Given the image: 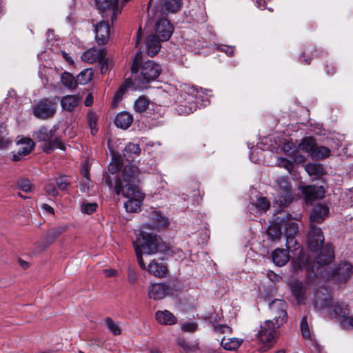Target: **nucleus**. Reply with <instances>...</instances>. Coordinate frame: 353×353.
<instances>
[{
    "label": "nucleus",
    "instance_id": "nucleus-3",
    "mask_svg": "<svg viewBox=\"0 0 353 353\" xmlns=\"http://www.w3.org/2000/svg\"><path fill=\"white\" fill-rule=\"evenodd\" d=\"M271 308L277 309L274 316L275 323L271 320H266L263 325H261V330L257 334L258 340L263 343L264 350H267L273 346L276 336V327L279 328L286 323L288 313L286 311L287 304L283 300H276L270 304Z\"/></svg>",
    "mask_w": 353,
    "mask_h": 353
},
{
    "label": "nucleus",
    "instance_id": "nucleus-34",
    "mask_svg": "<svg viewBox=\"0 0 353 353\" xmlns=\"http://www.w3.org/2000/svg\"><path fill=\"white\" fill-rule=\"evenodd\" d=\"M181 4V0H165L161 9L164 13H176L180 10Z\"/></svg>",
    "mask_w": 353,
    "mask_h": 353
},
{
    "label": "nucleus",
    "instance_id": "nucleus-15",
    "mask_svg": "<svg viewBox=\"0 0 353 353\" xmlns=\"http://www.w3.org/2000/svg\"><path fill=\"white\" fill-rule=\"evenodd\" d=\"M95 39L98 45L103 46L107 43L110 37V26L108 21L99 22L94 28Z\"/></svg>",
    "mask_w": 353,
    "mask_h": 353
},
{
    "label": "nucleus",
    "instance_id": "nucleus-40",
    "mask_svg": "<svg viewBox=\"0 0 353 353\" xmlns=\"http://www.w3.org/2000/svg\"><path fill=\"white\" fill-rule=\"evenodd\" d=\"M330 154V150L329 148L323 145H321L319 147H317V145H316L312 158L316 159H324L328 157Z\"/></svg>",
    "mask_w": 353,
    "mask_h": 353
},
{
    "label": "nucleus",
    "instance_id": "nucleus-27",
    "mask_svg": "<svg viewBox=\"0 0 353 353\" xmlns=\"http://www.w3.org/2000/svg\"><path fill=\"white\" fill-rule=\"evenodd\" d=\"M67 227L59 226L50 229L46 234V236L42 239V243L45 245V247H48L52 244L57 238H58L61 234L66 231Z\"/></svg>",
    "mask_w": 353,
    "mask_h": 353
},
{
    "label": "nucleus",
    "instance_id": "nucleus-55",
    "mask_svg": "<svg viewBox=\"0 0 353 353\" xmlns=\"http://www.w3.org/2000/svg\"><path fill=\"white\" fill-rule=\"evenodd\" d=\"M325 72L327 75L332 76L336 72V67L334 63L331 61L327 60L324 65Z\"/></svg>",
    "mask_w": 353,
    "mask_h": 353
},
{
    "label": "nucleus",
    "instance_id": "nucleus-5",
    "mask_svg": "<svg viewBox=\"0 0 353 353\" xmlns=\"http://www.w3.org/2000/svg\"><path fill=\"white\" fill-rule=\"evenodd\" d=\"M161 66L154 61L148 60L143 63L137 74H132L137 87L146 88L148 85L155 81L161 72Z\"/></svg>",
    "mask_w": 353,
    "mask_h": 353
},
{
    "label": "nucleus",
    "instance_id": "nucleus-2",
    "mask_svg": "<svg viewBox=\"0 0 353 353\" xmlns=\"http://www.w3.org/2000/svg\"><path fill=\"white\" fill-rule=\"evenodd\" d=\"M306 245L311 252H319L314 258V263L319 266H326L334 261V248L330 243H325V237L321 227L308 228Z\"/></svg>",
    "mask_w": 353,
    "mask_h": 353
},
{
    "label": "nucleus",
    "instance_id": "nucleus-33",
    "mask_svg": "<svg viewBox=\"0 0 353 353\" xmlns=\"http://www.w3.org/2000/svg\"><path fill=\"white\" fill-rule=\"evenodd\" d=\"M243 339L239 338H229L225 339L223 337L221 341V346L228 351H236L242 345Z\"/></svg>",
    "mask_w": 353,
    "mask_h": 353
},
{
    "label": "nucleus",
    "instance_id": "nucleus-11",
    "mask_svg": "<svg viewBox=\"0 0 353 353\" xmlns=\"http://www.w3.org/2000/svg\"><path fill=\"white\" fill-rule=\"evenodd\" d=\"M174 32V26L167 19H159L155 24V34L161 40L167 41L172 37Z\"/></svg>",
    "mask_w": 353,
    "mask_h": 353
},
{
    "label": "nucleus",
    "instance_id": "nucleus-1",
    "mask_svg": "<svg viewBox=\"0 0 353 353\" xmlns=\"http://www.w3.org/2000/svg\"><path fill=\"white\" fill-rule=\"evenodd\" d=\"M130 170L127 168L124 173L123 183L118 181L114 187V195L120 196L128 199L125 202L124 207L128 212H137L141 211L145 194L140 188V179L137 176L136 169Z\"/></svg>",
    "mask_w": 353,
    "mask_h": 353
},
{
    "label": "nucleus",
    "instance_id": "nucleus-31",
    "mask_svg": "<svg viewBox=\"0 0 353 353\" xmlns=\"http://www.w3.org/2000/svg\"><path fill=\"white\" fill-rule=\"evenodd\" d=\"M316 145V141L314 137H305L299 144L298 149L307 152L312 157Z\"/></svg>",
    "mask_w": 353,
    "mask_h": 353
},
{
    "label": "nucleus",
    "instance_id": "nucleus-14",
    "mask_svg": "<svg viewBox=\"0 0 353 353\" xmlns=\"http://www.w3.org/2000/svg\"><path fill=\"white\" fill-rule=\"evenodd\" d=\"M290 292L298 303H301L306 299V288L303 281L294 279L288 283Z\"/></svg>",
    "mask_w": 353,
    "mask_h": 353
},
{
    "label": "nucleus",
    "instance_id": "nucleus-50",
    "mask_svg": "<svg viewBox=\"0 0 353 353\" xmlns=\"http://www.w3.org/2000/svg\"><path fill=\"white\" fill-rule=\"evenodd\" d=\"M17 185L19 190L26 192H31L33 188V185L31 183L30 181L27 179L19 180L17 182Z\"/></svg>",
    "mask_w": 353,
    "mask_h": 353
},
{
    "label": "nucleus",
    "instance_id": "nucleus-9",
    "mask_svg": "<svg viewBox=\"0 0 353 353\" xmlns=\"http://www.w3.org/2000/svg\"><path fill=\"white\" fill-rule=\"evenodd\" d=\"M277 182L280 188L275 197V202L280 207H286L293 200L292 188L288 180L284 178L278 179Z\"/></svg>",
    "mask_w": 353,
    "mask_h": 353
},
{
    "label": "nucleus",
    "instance_id": "nucleus-19",
    "mask_svg": "<svg viewBox=\"0 0 353 353\" xmlns=\"http://www.w3.org/2000/svg\"><path fill=\"white\" fill-rule=\"evenodd\" d=\"M283 219L276 216L274 223L270 225L266 230V234L272 241L280 239L282 236V227Z\"/></svg>",
    "mask_w": 353,
    "mask_h": 353
},
{
    "label": "nucleus",
    "instance_id": "nucleus-58",
    "mask_svg": "<svg viewBox=\"0 0 353 353\" xmlns=\"http://www.w3.org/2000/svg\"><path fill=\"white\" fill-rule=\"evenodd\" d=\"M279 163H282V166L285 168L288 171L291 172L294 168L293 163L285 158H279Z\"/></svg>",
    "mask_w": 353,
    "mask_h": 353
},
{
    "label": "nucleus",
    "instance_id": "nucleus-62",
    "mask_svg": "<svg viewBox=\"0 0 353 353\" xmlns=\"http://www.w3.org/2000/svg\"><path fill=\"white\" fill-rule=\"evenodd\" d=\"M128 280L131 284H135L137 281V274L130 268H128Z\"/></svg>",
    "mask_w": 353,
    "mask_h": 353
},
{
    "label": "nucleus",
    "instance_id": "nucleus-59",
    "mask_svg": "<svg viewBox=\"0 0 353 353\" xmlns=\"http://www.w3.org/2000/svg\"><path fill=\"white\" fill-rule=\"evenodd\" d=\"M177 344L180 347L186 352H190L192 350V346L188 342L183 339H180L177 341Z\"/></svg>",
    "mask_w": 353,
    "mask_h": 353
},
{
    "label": "nucleus",
    "instance_id": "nucleus-61",
    "mask_svg": "<svg viewBox=\"0 0 353 353\" xmlns=\"http://www.w3.org/2000/svg\"><path fill=\"white\" fill-rule=\"evenodd\" d=\"M299 150H297V152H295L294 154H292L291 157L293 158L294 161L297 164H301L305 163L306 159L304 155L299 153Z\"/></svg>",
    "mask_w": 353,
    "mask_h": 353
},
{
    "label": "nucleus",
    "instance_id": "nucleus-63",
    "mask_svg": "<svg viewBox=\"0 0 353 353\" xmlns=\"http://www.w3.org/2000/svg\"><path fill=\"white\" fill-rule=\"evenodd\" d=\"M176 110L180 114H189L193 112L192 108L191 107L183 105H179Z\"/></svg>",
    "mask_w": 353,
    "mask_h": 353
},
{
    "label": "nucleus",
    "instance_id": "nucleus-57",
    "mask_svg": "<svg viewBox=\"0 0 353 353\" xmlns=\"http://www.w3.org/2000/svg\"><path fill=\"white\" fill-rule=\"evenodd\" d=\"M321 305L323 308H331V307H333L334 304V301H333L332 297L331 296H330V295H328L326 297H325L321 301Z\"/></svg>",
    "mask_w": 353,
    "mask_h": 353
},
{
    "label": "nucleus",
    "instance_id": "nucleus-10",
    "mask_svg": "<svg viewBox=\"0 0 353 353\" xmlns=\"http://www.w3.org/2000/svg\"><path fill=\"white\" fill-rule=\"evenodd\" d=\"M329 207L325 203H319L315 205L310 214L309 227H319L317 225L322 223L328 216Z\"/></svg>",
    "mask_w": 353,
    "mask_h": 353
},
{
    "label": "nucleus",
    "instance_id": "nucleus-23",
    "mask_svg": "<svg viewBox=\"0 0 353 353\" xmlns=\"http://www.w3.org/2000/svg\"><path fill=\"white\" fill-rule=\"evenodd\" d=\"M157 321L161 325H172L176 323V317L168 310H158L155 313Z\"/></svg>",
    "mask_w": 353,
    "mask_h": 353
},
{
    "label": "nucleus",
    "instance_id": "nucleus-43",
    "mask_svg": "<svg viewBox=\"0 0 353 353\" xmlns=\"http://www.w3.org/2000/svg\"><path fill=\"white\" fill-rule=\"evenodd\" d=\"M98 117L96 113L90 112L87 115V122L90 128L91 134L95 135L98 132L97 128Z\"/></svg>",
    "mask_w": 353,
    "mask_h": 353
},
{
    "label": "nucleus",
    "instance_id": "nucleus-46",
    "mask_svg": "<svg viewBox=\"0 0 353 353\" xmlns=\"http://www.w3.org/2000/svg\"><path fill=\"white\" fill-rule=\"evenodd\" d=\"M105 324L110 332H111L114 336L121 334V330L119 326L114 322L110 317H106L105 319Z\"/></svg>",
    "mask_w": 353,
    "mask_h": 353
},
{
    "label": "nucleus",
    "instance_id": "nucleus-13",
    "mask_svg": "<svg viewBox=\"0 0 353 353\" xmlns=\"http://www.w3.org/2000/svg\"><path fill=\"white\" fill-rule=\"evenodd\" d=\"M122 6H123L130 0H121ZM119 0H95V5L97 8L100 10L101 13L105 11L112 10V19L117 17L119 12Z\"/></svg>",
    "mask_w": 353,
    "mask_h": 353
},
{
    "label": "nucleus",
    "instance_id": "nucleus-8",
    "mask_svg": "<svg viewBox=\"0 0 353 353\" xmlns=\"http://www.w3.org/2000/svg\"><path fill=\"white\" fill-rule=\"evenodd\" d=\"M353 274V265L347 262L338 264L328 274V278L339 284L345 283Z\"/></svg>",
    "mask_w": 353,
    "mask_h": 353
},
{
    "label": "nucleus",
    "instance_id": "nucleus-25",
    "mask_svg": "<svg viewBox=\"0 0 353 353\" xmlns=\"http://www.w3.org/2000/svg\"><path fill=\"white\" fill-rule=\"evenodd\" d=\"M123 153L126 161L133 162L139 156L141 148L137 143H129L124 148Z\"/></svg>",
    "mask_w": 353,
    "mask_h": 353
},
{
    "label": "nucleus",
    "instance_id": "nucleus-16",
    "mask_svg": "<svg viewBox=\"0 0 353 353\" xmlns=\"http://www.w3.org/2000/svg\"><path fill=\"white\" fill-rule=\"evenodd\" d=\"M137 88L135 80L134 81L132 78H127L125 79L123 83L119 86L117 92H115L112 106L115 108L117 106L119 103L122 100L124 94L130 89L134 90Z\"/></svg>",
    "mask_w": 353,
    "mask_h": 353
},
{
    "label": "nucleus",
    "instance_id": "nucleus-37",
    "mask_svg": "<svg viewBox=\"0 0 353 353\" xmlns=\"http://www.w3.org/2000/svg\"><path fill=\"white\" fill-rule=\"evenodd\" d=\"M305 170L309 175H315L318 177L321 176L324 173L323 167L320 163H308L306 164Z\"/></svg>",
    "mask_w": 353,
    "mask_h": 353
},
{
    "label": "nucleus",
    "instance_id": "nucleus-24",
    "mask_svg": "<svg viewBox=\"0 0 353 353\" xmlns=\"http://www.w3.org/2000/svg\"><path fill=\"white\" fill-rule=\"evenodd\" d=\"M161 40L154 34H150L146 39L147 54L153 57L161 49Z\"/></svg>",
    "mask_w": 353,
    "mask_h": 353
},
{
    "label": "nucleus",
    "instance_id": "nucleus-4",
    "mask_svg": "<svg viewBox=\"0 0 353 353\" xmlns=\"http://www.w3.org/2000/svg\"><path fill=\"white\" fill-rule=\"evenodd\" d=\"M137 262L139 267L145 270L146 266L143 259V254L150 255L161 252L165 248V243L161 238L154 233L141 232L136 241H133Z\"/></svg>",
    "mask_w": 353,
    "mask_h": 353
},
{
    "label": "nucleus",
    "instance_id": "nucleus-36",
    "mask_svg": "<svg viewBox=\"0 0 353 353\" xmlns=\"http://www.w3.org/2000/svg\"><path fill=\"white\" fill-rule=\"evenodd\" d=\"M61 81L64 87L70 90H74L78 85L77 78L75 79L71 73L67 71L62 73Z\"/></svg>",
    "mask_w": 353,
    "mask_h": 353
},
{
    "label": "nucleus",
    "instance_id": "nucleus-32",
    "mask_svg": "<svg viewBox=\"0 0 353 353\" xmlns=\"http://www.w3.org/2000/svg\"><path fill=\"white\" fill-rule=\"evenodd\" d=\"M291 214L285 213L284 216H281L283 219V225H284V235L285 236H295L299 232V225L296 222L290 221L291 219Z\"/></svg>",
    "mask_w": 353,
    "mask_h": 353
},
{
    "label": "nucleus",
    "instance_id": "nucleus-26",
    "mask_svg": "<svg viewBox=\"0 0 353 353\" xmlns=\"http://www.w3.org/2000/svg\"><path fill=\"white\" fill-rule=\"evenodd\" d=\"M81 99L78 95L64 96L60 101L61 106L65 111L72 112L78 106Z\"/></svg>",
    "mask_w": 353,
    "mask_h": 353
},
{
    "label": "nucleus",
    "instance_id": "nucleus-6",
    "mask_svg": "<svg viewBox=\"0 0 353 353\" xmlns=\"http://www.w3.org/2000/svg\"><path fill=\"white\" fill-rule=\"evenodd\" d=\"M59 98L58 96L44 97L35 102L32 107V114L40 120L52 119L56 114Z\"/></svg>",
    "mask_w": 353,
    "mask_h": 353
},
{
    "label": "nucleus",
    "instance_id": "nucleus-38",
    "mask_svg": "<svg viewBox=\"0 0 353 353\" xmlns=\"http://www.w3.org/2000/svg\"><path fill=\"white\" fill-rule=\"evenodd\" d=\"M150 100L145 96H140L134 103V109L137 112L143 113L146 111Z\"/></svg>",
    "mask_w": 353,
    "mask_h": 353
},
{
    "label": "nucleus",
    "instance_id": "nucleus-12",
    "mask_svg": "<svg viewBox=\"0 0 353 353\" xmlns=\"http://www.w3.org/2000/svg\"><path fill=\"white\" fill-rule=\"evenodd\" d=\"M148 295L150 299L154 300H160L166 295H173V289L168 284L164 283H159L152 284L148 290Z\"/></svg>",
    "mask_w": 353,
    "mask_h": 353
},
{
    "label": "nucleus",
    "instance_id": "nucleus-35",
    "mask_svg": "<svg viewBox=\"0 0 353 353\" xmlns=\"http://www.w3.org/2000/svg\"><path fill=\"white\" fill-rule=\"evenodd\" d=\"M333 312L335 316L342 319L341 322L347 319L350 312L349 307L343 302H337L333 307Z\"/></svg>",
    "mask_w": 353,
    "mask_h": 353
},
{
    "label": "nucleus",
    "instance_id": "nucleus-47",
    "mask_svg": "<svg viewBox=\"0 0 353 353\" xmlns=\"http://www.w3.org/2000/svg\"><path fill=\"white\" fill-rule=\"evenodd\" d=\"M300 329L301 332V334L303 339L306 340H309L311 339V334L309 329V325L307 321V317L304 316L300 323Z\"/></svg>",
    "mask_w": 353,
    "mask_h": 353
},
{
    "label": "nucleus",
    "instance_id": "nucleus-64",
    "mask_svg": "<svg viewBox=\"0 0 353 353\" xmlns=\"http://www.w3.org/2000/svg\"><path fill=\"white\" fill-rule=\"evenodd\" d=\"M311 59H312V57H310V56L307 57L305 52H304L301 53V55L299 56V61L301 63L309 65V64H310Z\"/></svg>",
    "mask_w": 353,
    "mask_h": 353
},
{
    "label": "nucleus",
    "instance_id": "nucleus-56",
    "mask_svg": "<svg viewBox=\"0 0 353 353\" xmlns=\"http://www.w3.org/2000/svg\"><path fill=\"white\" fill-rule=\"evenodd\" d=\"M45 191L48 195L53 197H57L59 194L57 189L54 185L52 183H48L45 186Z\"/></svg>",
    "mask_w": 353,
    "mask_h": 353
},
{
    "label": "nucleus",
    "instance_id": "nucleus-17",
    "mask_svg": "<svg viewBox=\"0 0 353 353\" xmlns=\"http://www.w3.org/2000/svg\"><path fill=\"white\" fill-rule=\"evenodd\" d=\"M302 192L307 202H312L321 199L323 197L325 194L324 188L322 186H316L314 185L304 187Z\"/></svg>",
    "mask_w": 353,
    "mask_h": 353
},
{
    "label": "nucleus",
    "instance_id": "nucleus-51",
    "mask_svg": "<svg viewBox=\"0 0 353 353\" xmlns=\"http://www.w3.org/2000/svg\"><path fill=\"white\" fill-rule=\"evenodd\" d=\"M98 204L97 203H87L81 205V211L86 214H91L97 210Z\"/></svg>",
    "mask_w": 353,
    "mask_h": 353
},
{
    "label": "nucleus",
    "instance_id": "nucleus-21",
    "mask_svg": "<svg viewBox=\"0 0 353 353\" xmlns=\"http://www.w3.org/2000/svg\"><path fill=\"white\" fill-rule=\"evenodd\" d=\"M133 121L132 114L128 112L123 111L116 115L114 123L117 128L126 130L131 125Z\"/></svg>",
    "mask_w": 353,
    "mask_h": 353
},
{
    "label": "nucleus",
    "instance_id": "nucleus-18",
    "mask_svg": "<svg viewBox=\"0 0 353 353\" xmlns=\"http://www.w3.org/2000/svg\"><path fill=\"white\" fill-rule=\"evenodd\" d=\"M295 265H297L300 270H305L309 277H317V274L315 271V265L309 257L299 256L295 261Z\"/></svg>",
    "mask_w": 353,
    "mask_h": 353
},
{
    "label": "nucleus",
    "instance_id": "nucleus-41",
    "mask_svg": "<svg viewBox=\"0 0 353 353\" xmlns=\"http://www.w3.org/2000/svg\"><path fill=\"white\" fill-rule=\"evenodd\" d=\"M58 188L61 191H65L71 185L72 181L70 176L61 175L55 179Z\"/></svg>",
    "mask_w": 353,
    "mask_h": 353
},
{
    "label": "nucleus",
    "instance_id": "nucleus-48",
    "mask_svg": "<svg viewBox=\"0 0 353 353\" xmlns=\"http://www.w3.org/2000/svg\"><path fill=\"white\" fill-rule=\"evenodd\" d=\"M255 205L259 210L266 212L270 208V202L266 197L260 196L257 199Z\"/></svg>",
    "mask_w": 353,
    "mask_h": 353
},
{
    "label": "nucleus",
    "instance_id": "nucleus-52",
    "mask_svg": "<svg viewBox=\"0 0 353 353\" xmlns=\"http://www.w3.org/2000/svg\"><path fill=\"white\" fill-rule=\"evenodd\" d=\"M297 150L298 148L292 142H288L284 144L283 151L288 156L291 157L292 154H294Z\"/></svg>",
    "mask_w": 353,
    "mask_h": 353
},
{
    "label": "nucleus",
    "instance_id": "nucleus-20",
    "mask_svg": "<svg viewBox=\"0 0 353 353\" xmlns=\"http://www.w3.org/2000/svg\"><path fill=\"white\" fill-rule=\"evenodd\" d=\"M55 132L56 130H49L47 126L43 125L33 132L32 137L37 142H42L43 144H46L51 138L54 137Z\"/></svg>",
    "mask_w": 353,
    "mask_h": 353
},
{
    "label": "nucleus",
    "instance_id": "nucleus-29",
    "mask_svg": "<svg viewBox=\"0 0 353 353\" xmlns=\"http://www.w3.org/2000/svg\"><path fill=\"white\" fill-rule=\"evenodd\" d=\"M273 263L279 267L285 265L290 259L288 252L285 249L277 248L272 253Z\"/></svg>",
    "mask_w": 353,
    "mask_h": 353
},
{
    "label": "nucleus",
    "instance_id": "nucleus-49",
    "mask_svg": "<svg viewBox=\"0 0 353 353\" xmlns=\"http://www.w3.org/2000/svg\"><path fill=\"white\" fill-rule=\"evenodd\" d=\"M287 252L296 250L299 245L295 239V236H285Z\"/></svg>",
    "mask_w": 353,
    "mask_h": 353
},
{
    "label": "nucleus",
    "instance_id": "nucleus-30",
    "mask_svg": "<svg viewBox=\"0 0 353 353\" xmlns=\"http://www.w3.org/2000/svg\"><path fill=\"white\" fill-rule=\"evenodd\" d=\"M148 272L159 278L165 276L168 272V268L162 263H158L154 261H151L145 268Z\"/></svg>",
    "mask_w": 353,
    "mask_h": 353
},
{
    "label": "nucleus",
    "instance_id": "nucleus-45",
    "mask_svg": "<svg viewBox=\"0 0 353 353\" xmlns=\"http://www.w3.org/2000/svg\"><path fill=\"white\" fill-rule=\"evenodd\" d=\"M154 223L158 228H165L170 225L169 219L163 216L160 212L154 213Z\"/></svg>",
    "mask_w": 353,
    "mask_h": 353
},
{
    "label": "nucleus",
    "instance_id": "nucleus-39",
    "mask_svg": "<svg viewBox=\"0 0 353 353\" xmlns=\"http://www.w3.org/2000/svg\"><path fill=\"white\" fill-rule=\"evenodd\" d=\"M93 78V72L91 69H85L81 71L77 76V83L85 85L90 82Z\"/></svg>",
    "mask_w": 353,
    "mask_h": 353
},
{
    "label": "nucleus",
    "instance_id": "nucleus-28",
    "mask_svg": "<svg viewBox=\"0 0 353 353\" xmlns=\"http://www.w3.org/2000/svg\"><path fill=\"white\" fill-rule=\"evenodd\" d=\"M57 148L65 151L66 150V144L62 141L60 137L54 136L50 139L48 143L43 144L42 150L46 154H50Z\"/></svg>",
    "mask_w": 353,
    "mask_h": 353
},
{
    "label": "nucleus",
    "instance_id": "nucleus-60",
    "mask_svg": "<svg viewBox=\"0 0 353 353\" xmlns=\"http://www.w3.org/2000/svg\"><path fill=\"white\" fill-rule=\"evenodd\" d=\"M34 149V147L32 145L31 146L30 145H25L21 146L18 149V154L21 156H26L28 155Z\"/></svg>",
    "mask_w": 353,
    "mask_h": 353
},
{
    "label": "nucleus",
    "instance_id": "nucleus-42",
    "mask_svg": "<svg viewBox=\"0 0 353 353\" xmlns=\"http://www.w3.org/2000/svg\"><path fill=\"white\" fill-rule=\"evenodd\" d=\"M161 253L169 256H176L179 258H183L184 256V254L181 249L176 248L174 246H169L166 243L165 249H163Z\"/></svg>",
    "mask_w": 353,
    "mask_h": 353
},
{
    "label": "nucleus",
    "instance_id": "nucleus-53",
    "mask_svg": "<svg viewBox=\"0 0 353 353\" xmlns=\"http://www.w3.org/2000/svg\"><path fill=\"white\" fill-rule=\"evenodd\" d=\"M198 325L195 322H185L181 325V329L188 332H194L197 330Z\"/></svg>",
    "mask_w": 353,
    "mask_h": 353
},
{
    "label": "nucleus",
    "instance_id": "nucleus-44",
    "mask_svg": "<svg viewBox=\"0 0 353 353\" xmlns=\"http://www.w3.org/2000/svg\"><path fill=\"white\" fill-rule=\"evenodd\" d=\"M143 59V55L141 52H137L132 59V63L130 66V70L132 74H137L139 68H141Z\"/></svg>",
    "mask_w": 353,
    "mask_h": 353
},
{
    "label": "nucleus",
    "instance_id": "nucleus-54",
    "mask_svg": "<svg viewBox=\"0 0 353 353\" xmlns=\"http://www.w3.org/2000/svg\"><path fill=\"white\" fill-rule=\"evenodd\" d=\"M216 50L225 52L228 56L232 57L234 56V47L227 45H218Z\"/></svg>",
    "mask_w": 353,
    "mask_h": 353
},
{
    "label": "nucleus",
    "instance_id": "nucleus-7",
    "mask_svg": "<svg viewBox=\"0 0 353 353\" xmlns=\"http://www.w3.org/2000/svg\"><path fill=\"white\" fill-rule=\"evenodd\" d=\"M127 168H130V170H133L132 168L136 169L137 176L139 177V168L132 164L126 165L124 166L122 171L120 172L121 168L114 166V164L111 163L108 168V171L103 174V182H104L110 189L112 190L113 193L114 192V187L117 182L120 181L121 183H123L125 177L124 173Z\"/></svg>",
    "mask_w": 353,
    "mask_h": 353
},
{
    "label": "nucleus",
    "instance_id": "nucleus-22",
    "mask_svg": "<svg viewBox=\"0 0 353 353\" xmlns=\"http://www.w3.org/2000/svg\"><path fill=\"white\" fill-rule=\"evenodd\" d=\"M106 50L105 49L101 50H87L83 54V59L85 61L92 63L97 61H99L100 63L106 61Z\"/></svg>",
    "mask_w": 353,
    "mask_h": 353
}]
</instances>
